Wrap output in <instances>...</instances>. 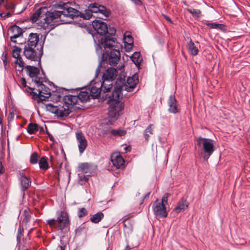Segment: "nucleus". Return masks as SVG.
Instances as JSON below:
<instances>
[{
  "mask_svg": "<svg viewBox=\"0 0 250 250\" xmlns=\"http://www.w3.org/2000/svg\"><path fill=\"white\" fill-rule=\"evenodd\" d=\"M56 6L63 10L49 12L46 7H41L31 16L30 21L36 22L38 29L50 31L62 23L70 22L67 19H73L78 15L76 9L68 7L63 2H59Z\"/></svg>",
  "mask_w": 250,
  "mask_h": 250,
  "instance_id": "1",
  "label": "nucleus"
},
{
  "mask_svg": "<svg viewBox=\"0 0 250 250\" xmlns=\"http://www.w3.org/2000/svg\"><path fill=\"white\" fill-rule=\"evenodd\" d=\"M62 105H55L52 104H46L47 110L53 113L58 118L67 117L71 112L74 105L78 102V96L68 95L64 96Z\"/></svg>",
  "mask_w": 250,
  "mask_h": 250,
  "instance_id": "2",
  "label": "nucleus"
},
{
  "mask_svg": "<svg viewBox=\"0 0 250 250\" xmlns=\"http://www.w3.org/2000/svg\"><path fill=\"white\" fill-rule=\"evenodd\" d=\"M79 27L82 28L83 33L87 32L92 36L95 43L102 37L101 36L105 35L108 31L107 25L101 20L93 21L92 24L89 22L87 24L79 21Z\"/></svg>",
  "mask_w": 250,
  "mask_h": 250,
  "instance_id": "3",
  "label": "nucleus"
},
{
  "mask_svg": "<svg viewBox=\"0 0 250 250\" xmlns=\"http://www.w3.org/2000/svg\"><path fill=\"white\" fill-rule=\"evenodd\" d=\"M108 98L107 104L109 105L108 113V117L112 120H117L120 115V112L124 108L123 104L120 102L122 99L121 88H116Z\"/></svg>",
  "mask_w": 250,
  "mask_h": 250,
  "instance_id": "4",
  "label": "nucleus"
},
{
  "mask_svg": "<svg viewBox=\"0 0 250 250\" xmlns=\"http://www.w3.org/2000/svg\"><path fill=\"white\" fill-rule=\"evenodd\" d=\"M39 41V35L37 33H30L27 42H25L23 54L25 57L31 61H36L39 58L38 49L37 45Z\"/></svg>",
  "mask_w": 250,
  "mask_h": 250,
  "instance_id": "5",
  "label": "nucleus"
},
{
  "mask_svg": "<svg viewBox=\"0 0 250 250\" xmlns=\"http://www.w3.org/2000/svg\"><path fill=\"white\" fill-rule=\"evenodd\" d=\"M107 88V87L104 86L103 83L101 81L94 82V80H93L91 82V84L88 86L87 89L93 99L98 98L102 95L101 101L104 102L107 100L109 96L108 94H105L110 91L109 89H106Z\"/></svg>",
  "mask_w": 250,
  "mask_h": 250,
  "instance_id": "6",
  "label": "nucleus"
},
{
  "mask_svg": "<svg viewBox=\"0 0 250 250\" xmlns=\"http://www.w3.org/2000/svg\"><path fill=\"white\" fill-rule=\"evenodd\" d=\"M197 145L202 147V156L205 161H207L215 150L213 140L199 137L196 139Z\"/></svg>",
  "mask_w": 250,
  "mask_h": 250,
  "instance_id": "7",
  "label": "nucleus"
},
{
  "mask_svg": "<svg viewBox=\"0 0 250 250\" xmlns=\"http://www.w3.org/2000/svg\"><path fill=\"white\" fill-rule=\"evenodd\" d=\"M57 219L47 220V224L52 228L57 230H62L67 227L69 223L68 216L66 212L58 211L57 213Z\"/></svg>",
  "mask_w": 250,
  "mask_h": 250,
  "instance_id": "8",
  "label": "nucleus"
},
{
  "mask_svg": "<svg viewBox=\"0 0 250 250\" xmlns=\"http://www.w3.org/2000/svg\"><path fill=\"white\" fill-rule=\"evenodd\" d=\"M34 81L37 85L38 93L32 92L33 98L36 100L38 103H40L49 98L51 96V90L45 85L42 83V79L34 80Z\"/></svg>",
  "mask_w": 250,
  "mask_h": 250,
  "instance_id": "9",
  "label": "nucleus"
},
{
  "mask_svg": "<svg viewBox=\"0 0 250 250\" xmlns=\"http://www.w3.org/2000/svg\"><path fill=\"white\" fill-rule=\"evenodd\" d=\"M121 58V54L119 49L114 48L110 50H106L102 54V60L103 63L109 64L111 66L117 64Z\"/></svg>",
  "mask_w": 250,
  "mask_h": 250,
  "instance_id": "10",
  "label": "nucleus"
},
{
  "mask_svg": "<svg viewBox=\"0 0 250 250\" xmlns=\"http://www.w3.org/2000/svg\"><path fill=\"white\" fill-rule=\"evenodd\" d=\"M118 75L117 70L113 67L108 68L102 76V83L104 86H106V89L111 90L113 87V81Z\"/></svg>",
  "mask_w": 250,
  "mask_h": 250,
  "instance_id": "11",
  "label": "nucleus"
},
{
  "mask_svg": "<svg viewBox=\"0 0 250 250\" xmlns=\"http://www.w3.org/2000/svg\"><path fill=\"white\" fill-rule=\"evenodd\" d=\"M95 43L97 46L101 44L104 49L108 48L109 50L111 48L118 46L116 39L108 36L101 37Z\"/></svg>",
  "mask_w": 250,
  "mask_h": 250,
  "instance_id": "12",
  "label": "nucleus"
},
{
  "mask_svg": "<svg viewBox=\"0 0 250 250\" xmlns=\"http://www.w3.org/2000/svg\"><path fill=\"white\" fill-rule=\"evenodd\" d=\"M152 208L154 214L156 217L162 218L166 217L167 216L165 205H162V203H158V199L153 203Z\"/></svg>",
  "mask_w": 250,
  "mask_h": 250,
  "instance_id": "13",
  "label": "nucleus"
},
{
  "mask_svg": "<svg viewBox=\"0 0 250 250\" xmlns=\"http://www.w3.org/2000/svg\"><path fill=\"white\" fill-rule=\"evenodd\" d=\"M88 9L92 13H100L106 18L108 17L110 13L109 10L106 9L104 6L100 5L97 3H91L88 6Z\"/></svg>",
  "mask_w": 250,
  "mask_h": 250,
  "instance_id": "14",
  "label": "nucleus"
},
{
  "mask_svg": "<svg viewBox=\"0 0 250 250\" xmlns=\"http://www.w3.org/2000/svg\"><path fill=\"white\" fill-rule=\"evenodd\" d=\"M21 51V48L18 46H14L12 51V57L16 59L15 63L18 65L19 67V70L22 71L24 66V63L20 55Z\"/></svg>",
  "mask_w": 250,
  "mask_h": 250,
  "instance_id": "15",
  "label": "nucleus"
},
{
  "mask_svg": "<svg viewBox=\"0 0 250 250\" xmlns=\"http://www.w3.org/2000/svg\"><path fill=\"white\" fill-rule=\"evenodd\" d=\"M168 106V111L171 113H177L179 112L180 108L178 106V102L174 95H171L167 100Z\"/></svg>",
  "mask_w": 250,
  "mask_h": 250,
  "instance_id": "16",
  "label": "nucleus"
},
{
  "mask_svg": "<svg viewBox=\"0 0 250 250\" xmlns=\"http://www.w3.org/2000/svg\"><path fill=\"white\" fill-rule=\"evenodd\" d=\"M10 31L12 34L10 37L11 42L18 44H21V42H19L16 39L20 38L22 35V29L17 25H14L11 27Z\"/></svg>",
  "mask_w": 250,
  "mask_h": 250,
  "instance_id": "17",
  "label": "nucleus"
},
{
  "mask_svg": "<svg viewBox=\"0 0 250 250\" xmlns=\"http://www.w3.org/2000/svg\"><path fill=\"white\" fill-rule=\"evenodd\" d=\"M189 204L186 199L182 198L178 202L177 206L174 209L176 213L184 211L188 207Z\"/></svg>",
  "mask_w": 250,
  "mask_h": 250,
  "instance_id": "18",
  "label": "nucleus"
},
{
  "mask_svg": "<svg viewBox=\"0 0 250 250\" xmlns=\"http://www.w3.org/2000/svg\"><path fill=\"white\" fill-rule=\"evenodd\" d=\"M111 160L113 166L117 168H121L125 163L124 159L120 154L112 155Z\"/></svg>",
  "mask_w": 250,
  "mask_h": 250,
  "instance_id": "19",
  "label": "nucleus"
},
{
  "mask_svg": "<svg viewBox=\"0 0 250 250\" xmlns=\"http://www.w3.org/2000/svg\"><path fill=\"white\" fill-rule=\"evenodd\" d=\"M25 69L28 74L31 78H35V80H39L40 78H38V75L40 74L39 69L35 66L27 65L25 67Z\"/></svg>",
  "mask_w": 250,
  "mask_h": 250,
  "instance_id": "20",
  "label": "nucleus"
},
{
  "mask_svg": "<svg viewBox=\"0 0 250 250\" xmlns=\"http://www.w3.org/2000/svg\"><path fill=\"white\" fill-rule=\"evenodd\" d=\"M87 146V142L83 134L79 132V152L82 154Z\"/></svg>",
  "mask_w": 250,
  "mask_h": 250,
  "instance_id": "21",
  "label": "nucleus"
},
{
  "mask_svg": "<svg viewBox=\"0 0 250 250\" xmlns=\"http://www.w3.org/2000/svg\"><path fill=\"white\" fill-rule=\"evenodd\" d=\"M187 46L189 53L191 55L195 56L198 54L199 52L198 46L193 42L191 39Z\"/></svg>",
  "mask_w": 250,
  "mask_h": 250,
  "instance_id": "22",
  "label": "nucleus"
},
{
  "mask_svg": "<svg viewBox=\"0 0 250 250\" xmlns=\"http://www.w3.org/2000/svg\"><path fill=\"white\" fill-rule=\"evenodd\" d=\"M125 80L121 79L120 83H122L121 85H118L117 83H116V86L114 87V89L117 87H120L121 88V95H122V97L123 96V94L122 93V90L123 89V88L125 89V90L127 91V92H131L133 90V89L135 88V86L129 85L127 84H125ZM117 83V82H116Z\"/></svg>",
  "mask_w": 250,
  "mask_h": 250,
  "instance_id": "23",
  "label": "nucleus"
},
{
  "mask_svg": "<svg viewBox=\"0 0 250 250\" xmlns=\"http://www.w3.org/2000/svg\"><path fill=\"white\" fill-rule=\"evenodd\" d=\"M131 59L138 69L140 68V64L143 59L141 57L140 53L139 52H134L131 56Z\"/></svg>",
  "mask_w": 250,
  "mask_h": 250,
  "instance_id": "24",
  "label": "nucleus"
},
{
  "mask_svg": "<svg viewBox=\"0 0 250 250\" xmlns=\"http://www.w3.org/2000/svg\"><path fill=\"white\" fill-rule=\"evenodd\" d=\"M79 168L83 173H91L93 170L92 165L90 163H83L79 166Z\"/></svg>",
  "mask_w": 250,
  "mask_h": 250,
  "instance_id": "25",
  "label": "nucleus"
},
{
  "mask_svg": "<svg viewBox=\"0 0 250 250\" xmlns=\"http://www.w3.org/2000/svg\"><path fill=\"white\" fill-rule=\"evenodd\" d=\"M91 96L87 88L85 90L81 91L79 92V100L82 102H86L89 99Z\"/></svg>",
  "mask_w": 250,
  "mask_h": 250,
  "instance_id": "26",
  "label": "nucleus"
},
{
  "mask_svg": "<svg viewBox=\"0 0 250 250\" xmlns=\"http://www.w3.org/2000/svg\"><path fill=\"white\" fill-rule=\"evenodd\" d=\"M21 188L23 191L27 189L30 186V181L25 176L21 175L20 178Z\"/></svg>",
  "mask_w": 250,
  "mask_h": 250,
  "instance_id": "27",
  "label": "nucleus"
},
{
  "mask_svg": "<svg viewBox=\"0 0 250 250\" xmlns=\"http://www.w3.org/2000/svg\"><path fill=\"white\" fill-rule=\"evenodd\" d=\"M104 214L102 212H98L92 215L90 218V221L94 223H98L104 218Z\"/></svg>",
  "mask_w": 250,
  "mask_h": 250,
  "instance_id": "28",
  "label": "nucleus"
},
{
  "mask_svg": "<svg viewBox=\"0 0 250 250\" xmlns=\"http://www.w3.org/2000/svg\"><path fill=\"white\" fill-rule=\"evenodd\" d=\"M206 25L211 29H219L222 30L225 29V26L223 24L217 23L215 22H209L207 21L206 22Z\"/></svg>",
  "mask_w": 250,
  "mask_h": 250,
  "instance_id": "29",
  "label": "nucleus"
},
{
  "mask_svg": "<svg viewBox=\"0 0 250 250\" xmlns=\"http://www.w3.org/2000/svg\"><path fill=\"white\" fill-rule=\"evenodd\" d=\"M138 82L139 80L138 75L134 74L132 77H128L127 78L126 84L136 87V85Z\"/></svg>",
  "mask_w": 250,
  "mask_h": 250,
  "instance_id": "30",
  "label": "nucleus"
},
{
  "mask_svg": "<svg viewBox=\"0 0 250 250\" xmlns=\"http://www.w3.org/2000/svg\"><path fill=\"white\" fill-rule=\"evenodd\" d=\"M153 133V125L150 124L146 128L144 132V136L145 140L148 142L149 139V135Z\"/></svg>",
  "mask_w": 250,
  "mask_h": 250,
  "instance_id": "31",
  "label": "nucleus"
},
{
  "mask_svg": "<svg viewBox=\"0 0 250 250\" xmlns=\"http://www.w3.org/2000/svg\"><path fill=\"white\" fill-rule=\"evenodd\" d=\"M47 158L43 156L42 157L39 161L40 168L42 170H46L48 168V164L47 161Z\"/></svg>",
  "mask_w": 250,
  "mask_h": 250,
  "instance_id": "32",
  "label": "nucleus"
},
{
  "mask_svg": "<svg viewBox=\"0 0 250 250\" xmlns=\"http://www.w3.org/2000/svg\"><path fill=\"white\" fill-rule=\"evenodd\" d=\"M27 130L29 134H35L39 130V125L36 124L30 123L28 125Z\"/></svg>",
  "mask_w": 250,
  "mask_h": 250,
  "instance_id": "33",
  "label": "nucleus"
},
{
  "mask_svg": "<svg viewBox=\"0 0 250 250\" xmlns=\"http://www.w3.org/2000/svg\"><path fill=\"white\" fill-rule=\"evenodd\" d=\"M31 213L29 209H25L23 214L22 223L27 224L31 220Z\"/></svg>",
  "mask_w": 250,
  "mask_h": 250,
  "instance_id": "34",
  "label": "nucleus"
},
{
  "mask_svg": "<svg viewBox=\"0 0 250 250\" xmlns=\"http://www.w3.org/2000/svg\"><path fill=\"white\" fill-rule=\"evenodd\" d=\"M111 134L114 136L122 137L124 136L126 133V131L124 129H113L110 131Z\"/></svg>",
  "mask_w": 250,
  "mask_h": 250,
  "instance_id": "35",
  "label": "nucleus"
},
{
  "mask_svg": "<svg viewBox=\"0 0 250 250\" xmlns=\"http://www.w3.org/2000/svg\"><path fill=\"white\" fill-rule=\"evenodd\" d=\"M125 45L128 46V49H130L133 47V39L131 35H128L125 37Z\"/></svg>",
  "mask_w": 250,
  "mask_h": 250,
  "instance_id": "36",
  "label": "nucleus"
},
{
  "mask_svg": "<svg viewBox=\"0 0 250 250\" xmlns=\"http://www.w3.org/2000/svg\"><path fill=\"white\" fill-rule=\"evenodd\" d=\"M92 16V13L88 8V10L85 11V13L83 14L79 11V17L83 18L86 20H89Z\"/></svg>",
  "mask_w": 250,
  "mask_h": 250,
  "instance_id": "37",
  "label": "nucleus"
},
{
  "mask_svg": "<svg viewBox=\"0 0 250 250\" xmlns=\"http://www.w3.org/2000/svg\"><path fill=\"white\" fill-rule=\"evenodd\" d=\"M51 98V100H52L53 101L55 102H58L61 100L62 98V95L60 92H56L52 94H51L50 97Z\"/></svg>",
  "mask_w": 250,
  "mask_h": 250,
  "instance_id": "38",
  "label": "nucleus"
},
{
  "mask_svg": "<svg viewBox=\"0 0 250 250\" xmlns=\"http://www.w3.org/2000/svg\"><path fill=\"white\" fill-rule=\"evenodd\" d=\"M187 11L190 14H191L193 16L198 18L200 17L201 12L199 9H188Z\"/></svg>",
  "mask_w": 250,
  "mask_h": 250,
  "instance_id": "39",
  "label": "nucleus"
},
{
  "mask_svg": "<svg viewBox=\"0 0 250 250\" xmlns=\"http://www.w3.org/2000/svg\"><path fill=\"white\" fill-rule=\"evenodd\" d=\"M38 154L37 152H34L30 156V161L32 164H36L38 161Z\"/></svg>",
  "mask_w": 250,
  "mask_h": 250,
  "instance_id": "40",
  "label": "nucleus"
},
{
  "mask_svg": "<svg viewBox=\"0 0 250 250\" xmlns=\"http://www.w3.org/2000/svg\"><path fill=\"white\" fill-rule=\"evenodd\" d=\"M169 196V194L167 193H166L164 194L163 196L162 201L161 202H158L159 203H162V205H165V204H167V198Z\"/></svg>",
  "mask_w": 250,
  "mask_h": 250,
  "instance_id": "41",
  "label": "nucleus"
},
{
  "mask_svg": "<svg viewBox=\"0 0 250 250\" xmlns=\"http://www.w3.org/2000/svg\"><path fill=\"white\" fill-rule=\"evenodd\" d=\"M116 30L113 27H109L108 28V31L106 34H108L111 36L114 35L116 33Z\"/></svg>",
  "mask_w": 250,
  "mask_h": 250,
  "instance_id": "42",
  "label": "nucleus"
},
{
  "mask_svg": "<svg viewBox=\"0 0 250 250\" xmlns=\"http://www.w3.org/2000/svg\"><path fill=\"white\" fill-rule=\"evenodd\" d=\"M87 214L86 209L83 208H81L79 210V217L85 216Z\"/></svg>",
  "mask_w": 250,
  "mask_h": 250,
  "instance_id": "43",
  "label": "nucleus"
},
{
  "mask_svg": "<svg viewBox=\"0 0 250 250\" xmlns=\"http://www.w3.org/2000/svg\"><path fill=\"white\" fill-rule=\"evenodd\" d=\"M12 14L10 12H6V13H0V16L1 18L5 19L6 18L9 17L11 16Z\"/></svg>",
  "mask_w": 250,
  "mask_h": 250,
  "instance_id": "44",
  "label": "nucleus"
},
{
  "mask_svg": "<svg viewBox=\"0 0 250 250\" xmlns=\"http://www.w3.org/2000/svg\"><path fill=\"white\" fill-rule=\"evenodd\" d=\"M89 175H83V176H79V181H85L86 182L89 178Z\"/></svg>",
  "mask_w": 250,
  "mask_h": 250,
  "instance_id": "45",
  "label": "nucleus"
},
{
  "mask_svg": "<svg viewBox=\"0 0 250 250\" xmlns=\"http://www.w3.org/2000/svg\"><path fill=\"white\" fill-rule=\"evenodd\" d=\"M113 130L111 127L107 128L106 129H104L103 130V134L104 135H108L111 134L110 131Z\"/></svg>",
  "mask_w": 250,
  "mask_h": 250,
  "instance_id": "46",
  "label": "nucleus"
},
{
  "mask_svg": "<svg viewBox=\"0 0 250 250\" xmlns=\"http://www.w3.org/2000/svg\"><path fill=\"white\" fill-rule=\"evenodd\" d=\"M101 67V64L100 63L99 65V66H98V67L96 68L95 74V78L98 77L99 74H100Z\"/></svg>",
  "mask_w": 250,
  "mask_h": 250,
  "instance_id": "47",
  "label": "nucleus"
},
{
  "mask_svg": "<svg viewBox=\"0 0 250 250\" xmlns=\"http://www.w3.org/2000/svg\"><path fill=\"white\" fill-rule=\"evenodd\" d=\"M21 230L20 229H19L18 230V235L17 236V241L20 242V240L21 239Z\"/></svg>",
  "mask_w": 250,
  "mask_h": 250,
  "instance_id": "48",
  "label": "nucleus"
},
{
  "mask_svg": "<svg viewBox=\"0 0 250 250\" xmlns=\"http://www.w3.org/2000/svg\"><path fill=\"white\" fill-rule=\"evenodd\" d=\"M133 3L137 5H141L142 4V2L141 0H131Z\"/></svg>",
  "mask_w": 250,
  "mask_h": 250,
  "instance_id": "49",
  "label": "nucleus"
},
{
  "mask_svg": "<svg viewBox=\"0 0 250 250\" xmlns=\"http://www.w3.org/2000/svg\"><path fill=\"white\" fill-rule=\"evenodd\" d=\"M21 84L23 87H25L26 86V82L24 78H21Z\"/></svg>",
  "mask_w": 250,
  "mask_h": 250,
  "instance_id": "50",
  "label": "nucleus"
},
{
  "mask_svg": "<svg viewBox=\"0 0 250 250\" xmlns=\"http://www.w3.org/2000/svg\"><path fill=\"white\" fill-rule=\"evenodd\" d=\"M6 8L7 9H14L15 7V5L14 3H11L10 4L8 5H6Z\"/></svg>",
  "mask_w": 250,
  "mask_h": 250,
  "instance_id": "51",
  "label": "nucleus"
},
{
  "mask_svg": "<svg viewBox=\"0 0 250 250\" xmlns=\"http://www.w3.org/2000/svg\"><path fill=\"white\" fill-rule=\"evenodd\" d=\"M65 246L59 245L56 249V250H64Z\"/></svg>",
  "mask_w": 250,
  "mask_h": 250,
  "instance_id": "52",
  "label": "nucleus"
},
{
  "mask_svg": "<svg viewBox=\"0 0 250 250\" xmlns=\"http://www.w3.org/2000/svg\"><path fill=\"white\" fill-rule=\"evenodd\" d=\"M127 219H124L123 221V222L124 223V230H125V229H128V227L127 226V225L125 223V221H126Z\"/></svg>",
  "mask_w": 250,
  "mask_h": 250,
  "instance_id": "53",
  "label": "nucleus"
},
{
  "mask_svg": "<svg viewBox=\"0 0 250 250\" xmlns=\"http://www.w3.org/2000/svg\"><path fill=\"white\" fill-rule=\"evenodd\" d=\"M4 172L3 167L1 163L0 162V174Z\"/></svg>",
  "mask_w": 250,
  "mask_h": 250,
  "instance_id": "54",
  "label": "nucleus"
},
{
  "mask_svg": "<svg viewBox=\"0 0 250 250\" xmlns=\"http://www.w3.org/2000/svg\"><path fill=\"white\" fill-rule=\"evenodd\" d=\"M149 194H150V192H148L147 194H146L144 196V199H145V198H146V197H148L149 196ZM143 200H144V199H143ZM143 201H144V200H143V201L141 202L140 205H141V204H143Z\"/></svg>",
  "mask_w": 250,
  "mask_h": 250,
  "instance_id": "55",
  "label": "nucleus"
},
{
  "mask_svg": "<svg viewBox=\"0 0 250 250\" xmlns=\"http://www.w3.org/2000/svg\"><path fill=\"white\" fill-rule=\"evenodd\" d=\"M164 17H165V18L166 20L167 21H169V22H172V21H171V19H170V18L169 17H168V16H164Z\"/></svg>",
  "mask_w": 250,
  "mask_h": 250,
  "instance_id": "56",
  "label": "nucleus"
},
{
  "mask_svg": "<svg viewBox=\"0 0 250 250\" xmlns=\"http://www.w3.org/2000/svg\"><path fill=\"white\" fill-rule=\"evenodd\" d=\"M125 152H127L130 151L131 150V147L130 146H126L125 148Z\"/></svg>",
  "mask_w": 250,
  "mask_h": 250,
  "instance_id": "57",
  "label": "nucleus"
},
{
  "mask_svg": "<svg viewBox=\"0 0 250 250\" xmlns=\"http://www.w3.org/2000/svg\"><path fill=\"white\" fill-rule=\"evenodd\" d=\"M48 136H49L50 140L51 141H54V137H53V136L51 134H48Z\"/></svg>",
  "mask_w": 250,
  "mask_h": 250,
  "instance_id": "58",
  "label": "nucleus"
},
{
  "mask_svg": "<svg viewBox=\"0 0 250 250\" xmlns=\"http://www.w3.org/2000/svg\"><path fill=\"white\" fill-rule=\"evenodd\" d=\"M126 249H128H128H129V250H130V249H132V248H131V247H130L129 246V245H126Z\"/></svg>",
  "mask_w": 250,
  "mask_h": 250,
  "instance_id": "59",
  "label": "nucleus"
},
{
  "mask_svg": "<svg viewBox=\"0 0 250 250\" xmlns=\"http://www.w3.org/2000/svg\"><path fill=\"white\" fill-rule=\"evenodd\" d=\"M76 137L77 139H78V131L76 132Z\"/></svg>",
  "mask_w": 250,
  "mask_h": 250,
  "instance_id": "60",
  "label": "nucleus"
},
{
  "mask_svg": "<svg viewBox=\"0 0 250 250\" xmlns=\"http://www.w3.org/2000/svg\"><path fill=\"white\" fill-rule=\"evenodd\" d=\"M4 1V0H0V4H1Z\"/></svg>",
  "mask_w": 250,
  "mask_h": 250,
  "instance_id": "61",
  "label": "nucleus"
},
{
  "mask_svg": "<svg viewBox=\"0 0 250 250\" xmlns=\"http://www.w3.org/2000/svg\"><path fill=\"white\" fill-rule=\"evenodd\" d=\"M5 62H6V61H3L4 63H5Z\"/></svg>",
  "mask_w": 250,
  "mask_h": 250,
  "instance_id": "62",
  "label": "nucleus"
},
{
  "mask_svg": "<svg viewBox=\"0 0 250 250\" xmlns=\"http://www.w3.org/2000/svg\"><path fill=\"white\" fill-rule=\"evenodd\" d=\"M196 43L198 44H199V42H196Z\"/></svg>",
  "mask_w": 250,
  "mask_h": 250,
  "instance_id": "63",
  "label": "nucleus"
},
{
  "mask_svg": "<svg viewBox=\"0 0 250 250\" xmlns=\"http://www.w3.org/2000/svg\"><path fill=\"white\" fill-rule=\"evenodd\" d=\"M159 140L160 141L161 138V137H159Z\"/></svg>",
  "mask_w": 250,
  "mask_h": 250,
  "instance_id": "64",
  "label": "nucleus"
}]
</instances>
